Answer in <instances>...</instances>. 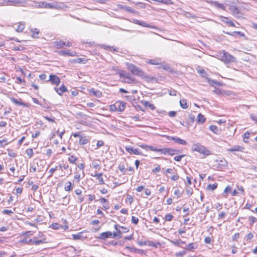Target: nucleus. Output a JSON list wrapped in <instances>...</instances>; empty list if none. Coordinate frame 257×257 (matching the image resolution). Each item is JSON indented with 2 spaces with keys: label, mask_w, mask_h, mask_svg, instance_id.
I'll list each match as a JSON object with an SVG mask.
<instances>
[{
  "label": "nucleus",
  "mask_w": 257,
  "mask_h": 257,
  "mask_svg": "<svg viewBox=\"0 0 257 257\" xmlns=\"http://www.w3.org/2000/svg\"><path fill=\"white\" fill-rule=\"evenodd\" d=\"M218 57L220 60L225 64L231 63L236 61L235 58L225 50L220 52L219 53Z\"/></svg>",
  "instance_id": "obj_1"
},
{
  "label": "nucleus",
  "mask_w": 257,
  "mask_h": 257,
  "mask_svg": "<svg viewBox=\"0 0 257 257\" xmlns=\"http://www.w3.org/2000/svg\"><path fill=\"white\" fill-rule=\"evenodd\" d=\"M127 68L131 72V73L139 77H143L144 76V72L139 68L137 67L136 65L132 63H126Z\"/></svg>",
  "instance_id": "obj_2"
},
{
  "label": "nucleus",
  "mask_w": 257,
  "mask_h": 257,
  "mask_svg": "<svg viewBox=\"0 0 257 257\" xmlns=\"http://www.w3.org/2000/svg\"><path fill=\"white\" fill-rule=\"evenodd\" d=\"M192 149L193 151H196L203 155L204 157L210 155V151L199 143L193 145Z\"/></svg>",
  "instance_id": "obj_3"
},
{
  "label": "nucleus",
  "mask_w": 257,
  "mask_h": 257,
  "mask_svg": "<svg viewBox=\"0 0 257 257\" xmlns=\"http://www.w3.org/2000/svg\"><path fill=\"white\" fill-rule=\"evenodd\" d=\"M229 11L231 14L236 19H240L243 18V13L236 6H230Z\"/></svg>",
  "instance_id": "obj_4"
},
{
  "label": "nucleus",
  "mask_w": 257,
  "mask_h": 257,
  "mask_svg": "<svg viewBox=\"0 0 257 257\" xmlns=\"http://www.w3.org/2000/svg\"><path fill=\"white\" fill-rule=\"evenodd\" d=\"M4 4L6 6H17L21 5L22 6L27 4L26 0H5Z\"/></svg>",
  "instance_id": "obj_5"
},
{
  "label": "nucleus",
  "mask_w": 257,
  "mask_h": 257,
  "mask_svg": "<svg viewBox=\"0 0 257 257\" xmlns=\"http://www.w3.org/2000/svg\"><path fill=\"white\" fill-rule=\"evenodd\" d=\"M48 81H50L53 84L58 85L60 82V79L56 75L51 74L49 76V80Z\"/></svg>",
  "instance_id": "obj_6"
},
{
  "label": "nucleus",
  "mask_w": 257,
  "mask_h": 257,
  "mask_svg": "<svg viewBox=\"0 0 257 257\" xmlns=\"http://www.w3.org/2000/svg\"><path fill=\"white\" fill-rule=\"evenodd\" d=\"M167 138L168 140L174 141L175 143L180 145H186L187 144V142L185 140L180 139L178 137L168 136Z\"/></svg>",
  "instance_id": "obj_7"
},
{
  "label": "nucleus",
  "mask_w": 257,
  "mask_h": 257,
  "mask_svg": "<svg viewBox=\"0 0 257 257\" xmlns=\"http://www.w3.org/2000/svg\"><path fill=\"white\" fill-rule=\"evenodd\" d=\"M56 45L57 46L58 48H63L64 46L66 47H70L72 46V44L71 43H70L69 41L68 42H64L63 41H56L55 42Z\"/></svg>",
  "instance_id": "obj_8"
},
{
  "label": "nucleus",
  "mask_w": 257,
  "mask_h": 257,
  "mask_svg": "<svg viewBox=\"0 0 257 257\" xmlns=\"http://www.w3.org/2000/svg\"><path fill=\"white\" fill-rule=\"evenodd\" d=\"M112 233L110 231H106L100 233L98 237V238L101 239H106L107 238L111 237Z\"/></svg>",
  "instance_id": "obj_9"
},
{
  "label": "nucleus",
  "mask_w": 257,
  "mask_h": 257,
  "mask_svg": "<svg viewBox=\"0 0 257 257\" xmlns=\"http://www.w3.org/2000/svg\"><path fill=\"white\" fill-rule=\"evenodd\" d=\"M125 150L126 151L129 152L130 154H134L135 155H141V153L139 151L138 149H134L131 147H125Z\"/></svg>",
  "instance_id": "obj_10"
},
{
  "label": "nucleus",
  "mask_w": 257,
  "mask_h": 257,
  "mask_svg": "<svg viewBox=\"0 0 257 257\" xmlns=\"http://www.w3.org/2000/svg\"><path fill=\"white\" fill-rule=\"evenodd\" d=\"M244 148L243 147L238 146V145H235L233 146L232 147H231L230 149H227L228 151L234 152H243Z\"/></svg>",
  "instance_id": "obj_11"
},
{
  "label": "nucleus",
  "mask_w": 257,
  "mask_h": 257,
  "mask_svg": "<svg viewBox=\"0 0 257 257\" xmlns=\"http://www.w3.org/2000/svg\"><path fill=\"white\" fill-rule=\"evenodd\" d=\"M116 108H117V111L121 112L124 110L125 107V105H126L125 102H124L122 101L116 102Z\"/></svg>",
  "instance_id": "obj_12"
},
{
  "label": "nucleus",
  "mask_w": 257,
  "mask_h": 257,
  "mask_svg": "<svg viewBox=\"0 0 257 257\" xmlns=\"http://www.w3.org/2000/svg\"><path fill=\"white\" fill-rule=\"evenodd\" d=\"M133 22L137 25L142 26L144 27H147V28H153V27H151L149 24L146 23L144 21H140L137 19L133 20Z\"/></svg>",
  "instance_id": "obj_13"
},
{
  "label": "nucleus",
  "mask_w": 257,
  "mask_h": 257,
  "mask_svg": "<svg viewBox=\"0 0 257 257\" xmlns=\"http://www.w3.org/2000/svg\"><path fill=\"white\" fill-rule=\"evenodd\" d=\"M55 90L58 94L60 95H61L64 92L67 91L66 87L64 84L62 85L59 88H55Z\"/></svg>",
  "instance_id": "obj_14"
},
{
  "label": "nucleus",
  "mask_w": 257,
  "mask_h": 257,
  "mask_svg": "<svg viewBox=\"0 0 257 257\" xmlns=\"http://www.w3.org/2000/svg\"><path fill=\"white\" fill-rule=\"evenodd\" d=\"M59 54L61 55H68L71 56H74L76 55V53L75 51L70 52L69 51H61L59 52Z\"/></svg>",
  "instance_id": "obj_15"
},
{
  "label": "nucleus",
  "mask_w": 257,
  "mask_h": 257,
  "mask_svg": "<svg viewBox=\"0 0 257 257\" xmlns=\"http://www.w3.org/2000/svg\"><path fill=\"white\" fill-rule=\"evenodd\" d=\"M222 18V21L224 23H225L229 26L231 27H235V24L233 23V22L230 20L228 18L225 17H221Z\"/></svg>",
  "instance_id": "obj_16"
},
{
  "label": "nucleus",
  "mask_w": 257,
  "mask_h": 257,
  "mask_svg": "<svg viewBox=\"0 0 257 257\" xmlns=\"http://www.w3.org/2000/svg\"><path fill=\"white\" fill-rule=\"evenodd\" d=\"M206 118L203 115L199 113L197 117V122L199 124H202L205 122Z\"/></svg>",
  "instance_id": "obj_17"
},
{
  "label": "nucleus",
  "mask_w": 257,
  "mask_h": 257,
  "mask_svg": "<svg viewBox=\"0 0 257 257\" xmlns=\"http://www.w3.org/2000/svg\"><path fill=\"white\" fill-rule=\"evenodd\" d=\"M101 48H104L105 50H109L110 51L117 52L118 49L113 47H110L106 45L102 44L100 46Z\"/></svg>",
  "instance_id": "obj_18"
},
{
  "label": "nucleus",
  "mask_w": 257,
  "mask_h": 257,
  "mask_svg": "<svg viewBox=\"0 0 257 257\" xmlns=\"http://www.w3.org/2000/svg\"><path fill=\"white\" fill-rule=\"evenodd\" d=\"M92 176L96 177L99 184L102 185L104 184V180L102 178V173L95 174L94 175H91Z\"/></svg>",
  "instance_id": "obj_19"
},
{
  "label": "nucleus",
  "mask_w": 257,
  "mask_h": 257,
  "mask_svg": "<svg viewBox=\"0 0 257 257\" xmlns=\"http://www.w3.org/2000/svg\"><path fill=\"white\" fill-rule=\"evenodd\" d=\"M124 82L128 84H136L137 83V80L135 78L130 75L126 79L124 80Z\"/></svg>",
  "instance_id": "obj_20"
},
{
  "label": "nucleus",
  "mask_w": 257,
  "mask_h": 257,
  "mask_svg": "<svg viewBox=\"0 0 257 257\" xmlns=\"http://www.w3.org/2000/svg\"><path fill=\"white\" fill-rule=\"evenodd\" d=\"M89 142V139L86 136L81 137L79 139V144L80 145H84Z\"/></svg>",
  "instance_id": "obj_21"
},
{
  "label": "nucleus",
  "mask_w": 257,
  "mask_h": 257,
  "mask_svg": "<svg viewBox=\"0 0 257 257\" xmlns=\"http://www.w3.org/2000/svg\"><path fill=\"white\" fill-rule=\"evenodd\" d=\"M143 105L146 107L150 108L151 110H154L155 109V106L154 105V104L151 103L148 101H145L142 102Z\"/></svg>",
  "instance_id": "obj_22"
},
{
  "label": "nucleus",
  "mask_w": 257,
  "mask_h": 257,
  "mask_svg": "<svg viewBox=\"0 0 257 257\" xmlns=\"http://www.w3.org/2000/svg\"><path fill=\"white\" fill-rule=\"evenodd\" d=\"M198 246V245L196 243L192 242L188 244L186 247V249L188 250H192L194 249H196Z\"/></svg>",
  "instance_id": "obj_23"
},
{
  "label": "nucleus",
  "mask_w": 257,
  "mask_h": 257,
  "mask_svg": "<svg viewBox=\"0 0 257 257\" xmlns=\"http://www.w3.org/2000/svg\"><path fill=\"white\" fill-rule=\"evenodd\" d=\"M46 239L43 238L42 239H32V244H34L36 245L40 244V243H46Z\"/></svg>",
  "instance_id": "obj_24"
},
{
  "label": "nucleus",
  "mask_w": 257,
  "mask_h": 257,
  "mask_svg": "<svg viewBox=\"0 0 257 257\" xmlns=\"http://www.w3.org/2000/svg\"><path fill=\"white\" fill-rule=\"evenodd\" d=\"M25 27V23L21 22L18 25L17 28H16V30L18 32H21L23 31Z\"/></svg>",
  "instance_id": "obj_25"
},
{
  "label": "nucleus",
  "mask_w": 257,
  "mask_h": 257,
  "mask_svg": "<svg viewBox=\"0 0 257 257\" xmlns=\"http://www.w3.org/2000/svg\"><path fill=\"white\" fill-rule=\"evenodd\" d=\"M89 92L92 93L94 95H95L96 97H99L101 96V92L100 91L95 90L93 88L89 90Z\"/></svg>",
  "instance_id": "obj_26"
},
{
  "label": "nucleus",
  "mask_w": 257,
  "mask_h": 257,
  "mask_svg": "<svg viewBox=\"0 0 257 257\" xmlns=\"http://www.w3.org/2000/svg\"><path fill=\"white\" fill-rule=\"evenodd\" d=\"M72 183L70 181L67 182L64 187V190L66 191H70L72 189Z\"/></svg>",
  "instance_id": "obj_27"
},
{
  "label": "nucleus",
  "mask_w": 257,
  "mask_h": 257,
  "mask_svg": "<svg viewBox=\"0 0 257 257\" xmlns=\"http://www.w3.org/2000/svg\"><path fill=\"white\" fill-rule=\"evenodd\" d=\"M74 179L77 183H79L81 179V174L78 171H76Z\"/></svg>",
  "instance_id": "obj_28"
},
{
  "label": "nucleus",
  "mask_w": 257,
  "mask_h": 257,
  "mask_svg": "<svg viewBox=\"0 0 257 257\" xmlns=\"http://www.w3.org/2000/svg\"><path fill=\"white\" fill-rule=\"evenodd\" d=\"M73 239L74 240L82 239L84 237L82 236V232L72 235Z\"/></svg>",
  "instance_id": "obj_29"
},
{
  "label": "nucleus",
  "mask_w": 257,
  "mask_h": 257,
  "mask_svg": "<svg viewBox=\"0 0 257 257\" xmlns=\"http://www.w3.org/2000/svg\"><path fill=\"white\" fill-rule=\"evenodd\" d=\"M217 186H218V184L215 183L213 184H209L208 185H207V190H214L215 189H216L217 187Z\"/></svg>",
  "instance_id": "obj_30"
},
{
  "label": "nucleus",
  "mask_w": 257,
  "mask_h": 257,
  "mask_svg": "<svg viewBox=\"0 0 257 257\" xmlns=\"http://www.w3.org/2000/svg\"><path fill=\"white\" fill-rule=\"evenodd\" d=\"M180 105L183 109H186L188 107L186 100L185 99H181L180 100Z\"/></svg>",
  "instance_id": "obj_31"
},
{
  "label": "nucleus",
  "mask_w": 257,
  "mask_h": 257,
  "mask_svg": "<svg viewBox=\"0 0 257 257\" xmlns=\"http://www.w3.org/2000/svg\"><path fill=\"white\" fill-rule=\"evenodd\" d=\"M179 152V150H177L173 149L168 148V154L169 155H171V156H173L176 154L178 153Z\"/></svg>",
  "instance_id": "obj_32"
},
{
  "label": "nucleus",
  "mask_w": 257,
  "mask_h": 257,
  "mask_svg": "<svg viewBox=\"0 0 257 257\" xmlns=\"http://www.w3.org/2000/svg\"><path fill=\"white\" fill-rule=\"evenodd\" d=\"M59 169L62 170V168H64L65 170L69 168V165L66 163H59L58 166Z\"/></svg>",
  "instance_id": "obj_33"
},
{
  "label": "nucleus",
  "mask_w": 257,
  "mask_h": 257,
  "mask_svg": "<svg viewBox=\"0 0 257 257\" xmlns=\"http://www.w3.org/2000/svg\"><path fill=\"white\" fill-rule=\"evenodd\" d=\"M19 242L22 243H25L27 244H32V239L28 240L27 238L21 239Z\"/></svg>",
  "instance_id": "obj_34"
},
{
  "label": "nucleus",
  "mask_w": 257,
  "mask_h": 257,
  "mask_svg": "<svg viewBox=\"0 0 257 257\" xmlns=\"http://www.w3.org/2000/svg\"><path fill=\"white\" fill-rule=\"evenodd\" d=\"M117 227H119L120 226L117 224H115L114 226L115 229L117 231L116 232V236L118 237V238H120L122 237V232L120 230H118Z\"/></svg>",
  "instance_id": "obj_35"
},
{
  "label": "nucleus",
  "mask_w": 257,
  "mask_h": 257,
  "mask_svg": "<svg viewBox=\"0 0 257 257\" xmlns=\"http://www.w3.org/2000/svg\"><path fill=\"white\" fill-rule=\"evenodd\" d=\"M231 187L229 186H227L224 190V196L226 197L228 193L231 192Z\"/></svg>",
  "instance_id": "obj_36"
},
{
  "label": "nucleus",
  "mask_w": 257,
  "mask_h": 257,
  "mask_svg": "<svg viewBox=\"0 0 257 257\" xmlns=\"http://www.w3.org/2000/svg\"><path fill=\"white\" fill-rule=\"evenodd\" d=\"M210 129L211 131H212L214 133L217 134L219 132V130L218 127L214 125H212L210 126Z\"/></svg>",
  "instance_id": "obj_37"
},
{
  "label": "nucleus",
  "mask_w": 257,
  "mask_h": 257,
  "mask_svg": "<svg viewBox=\"0 0 257 257\" xmlns=\"http://www.w3.org/2000/svg\"><path fill=\"white\" fill-rule=\"evenodd\" d=\"M12 101L14 103L16 104L19 105H24L25 104L24 102H20L18 99H15L14 98H11Z\"/></svg>",
  "instance_id": "obj_38"
},
{
  "label": "nucleus",
  "mask_w": 257,
  "mask_h": 257,
  "mask_svg": "<svg viewBox=\"0 0 257 257\" xmlns=\"http://www.w3.org/2000/svg\"><path fill=\"white\" fill-rule=\"evenodd\" d=\"M118 169L123 174H125V166L123 164H120L118 166Z\"/></svg>",
  "instance_id": "obj_39"
},
{
  "label": "nucleus",
  "mask_w": 257,
  "mask_h": 257,
  "mask_svg": "<svg viewBox=\"0 0 257 257\" xmlns=\"http://www.w3.org/2000/svg\"><path fill=\"white\" fill-rule=\"evenodd\" d=\"M99 161V160H93L92 163V167L95 169H97L98 168H99V164L98 163Z\"/></svg>",
  "instance_id": "obj_40"
},
{
  "label": "nucleus",
  "mask_w": 257,
  "mask_h": 257,
  "mask_svg": "<svg viewBox=\"0 0 257 257\" xmlns=\"http://www.w3.org/2000/svg\"><path fill=\"white\" fill-rule=\"evenodd\" d=\"M8 140L7 139L0 140V146L2 147H4L6 145H8Z\"/></svg>",
  "instance_id": "obj_41"
},
{
  "label": "nucleus",
  "mask_w": 257,
  "mask_h": 257,
  "mask_svg": "<svg viewBox=\"0 0 257 257\" xmlns=\"http://www.w3.org/2000/svg\"><path fill=\"white\" fill-rule=\"evenodd\" d=\"M77 158L76 157L74 156H71L68 158L69 162L70 163H73V164L75 163V162L77 161Z\"/></svg>",
  "instance_id": "obj_42"
},
{
  "label": "nucleus",
  "mask_w": 257,
  "mask_h": 257,
  "mask_svg": "<svg viewBox=\"0 0 257 257\" xmlns=\"http://www.w3.org/2000/svg\"><path fill=\"white\" fill-rule=\"evenodd\" d=\"M32 33H33V37L34 38H37V36L39 35V30H38L37 29H34V30H32Z\"/></svg>",
  "instance_id": "obj_43"
},
{
  "label": "nucleus",
  "mask_w": 257,
  "mask_h": 257,
  "mask_svg": "<svg viewBox=\"0 0 257 257\" xmlns=\"http://www.w3.org/2000/svg\"><path fill=\"white\" fill-rule=\"evenodd\" d=\"M149 149L152 151L159 152L160 148H159L157 147H154L152 146H150V147H149Z\"/></svg>",
  "instance_id": "obj_44"
},
{
  "label": "nucleus",
  "mask_w": 257,
  "mask_h": 257,
  "mask_svg": "<svg viewBox=\"0 0 257 257\" xmlns=\"http://www.w3.org/2000/svg\"><path fill=\"white\" fill-rule=\"evenodd\" d=\"M173 217H174L172 214L168 213L166 215L165 218L166 221H171L173 218Z\"/></svg>",
  "instance_id": "obj_45"
},
{
  "label": "nucleus",
  "mask_w": 257,
  "mask_h": 257,
  "mask_svg": "<svg viewBox=\"0 0 257 257\" xmlns=\"http://www.w3.org/2000/svg\"><path fill=\"white\" fill-rule=\"evenodd\" d=\"M27 155L30 157H32L33 155V151L32 149H28L26 150Z\"/></svg>",
  "instance_id": "obj_46"
},
{
  "label": "nucleus",
  "mask_w": 257,
  "mask_h": 257,
  "mask_svg": "<svg viewBox=\"0 0 257 257\" xmlns=\"http://www.w3.org/2000/svg\"><path fill=\"white\" fill-rule=\"evenodd\" d=\"M148 63L152 65H160L161 63L159 62H158L155 59H152L150 60L148 62Z\"/></svg>",
  "instance_id": "obj_47"
},
{
  "label": "nucleus",
  "mask_w": 257,
  "mask_h": 257,
  "mask_svg": "<svg viewBox=\"0 0 257 257\" xmlns=\"http://www.w3.org/2000/svg\"><path fill=\"white\" fill-rule=\"evenodd\" d=\"M47 8L53 9V8H57V7L56 5L54 6L52 4H49V3H45V8Z\"/></svg>",
  "instance_id": "obj_48"
},
{
  "label": "nucleus",
  "mask_w": 257,
  "mask_h": 257,
  "mask_svg": "<svg viewBox=\"0 0 257 257\" xmlns=\"http://www.w3.org/2000/svg\"><path fill=\"white\" fill-rule=\"evenodd\" d=\"M185 156V155H179V156H175L174 158V160L177 162L180 161L182 159V158L183 157H184Z\"/></svg>",
  "instance_id": "obj_49"
},
{
  "label": "nucleus",
  "mask_w": 257,
  "mask_h": 257,
  "mask_svg": "<svg viewBox=\"0 0 257 257\" xmlns=\"http://www.w3.org/2000/svg\"><path fill=\"white\" fill-rule=\"evenodd\" d=\"M132 223L135 224H137L139 222V218L138 217L133 216L132 217Z\"/></svg>",
  "instance_id": "obj_50"
},
{
  "label": "nucleus",
  "mask_w": 257,
  "mask_h": 257,
  "mask_svg": "<svg viewBox=\"0 0 257 257\" xmlns=\"http://www.w3.org/2000/svg\"><path fill=\"white\" fill-rule=\"evenodd\" d=\"M159 152H161L162 154L166 155L168 154V148H160Z\"/></svg>",
  "instance_id": "obj_51"
},
{
  "label": "nucleus",
  "mask_w": 257,
  "mask_h": 257,
  "mask_svg": "<svg viewBox=\"0 0 257 257\" xmlns=\"http://www.w3.org/2000/svg\"><path fill=\"white\" fill-rule=\"evenodd\" d=\"M36 6L39 8H45V2H37Z\"/></svg>",
  "instance_id": "obj_52"
},
{
  "label": "nucleus",
  "mask_w": 257,
  "mask_h": 257,
  "mask_svg": "<svg viewBox=\"0 0 257 257\" xmlns=\"http://www.w3.org/2000/svg\"><path fill=\"white\" fill-rule=\"evenodd\" d=\"M78 167L82 170V173L83 174L82 177H83L84 176V172H83V170L84 168V165L83 163L79 164L78 165Z\"/></svg>",
  "instance_id": "obj_53"
},
{
  "label": "nucleus",
  "mask_w": 257,
  "mask_h": 257,
  "mask_svg": "<svg viewBox=\"0 0 257 257\" xmlns=\"http://www.w3.org/2000/svg\"><path fill=\"white\" fill-rule=\"evenodd\" d=\"M103 145H104V143L102 141H101V140L98 141L97 143V145H96V146H97L96 149H98L99 147L103 146Z\"/></svg>",
  "instance_id": "obj_54"
},
{
  "label": "nucleus",
  "mask_w": 257,
  "mask_h": 257,
  "mask_svg": "<svg viewBox=\"0 0 257 257\" xmlns=\"http://www.w3.org/2000/svg\"><path fill=\"white\" fill-rule=\"evenodd\" d=\"M253 236V234H252V233H251V232H249V233H248V234H247V235L246 236V239L247 240H250L251 239H252V238Z\"/></svg>",
  "instance_id": "obj_55"
},
{
  "label": "nucleus",
  "mask_w": 257,
  "mask_h": 257,
  "mask_svg": "<svg viewBox=\"0 0 257 257\" xmlns=\"http://www.w3.org/2000/svg\"><path fill=\"white\" fill-rule=\"evenodd\" d=\"M216 6L219 7V8L224 10L225 9V6L222 4H220L218 2H215Z\"/></svg>",
  "instance_id": "obj_56"
},
{
  "label": "nucleus",
  "mask_w": 257,
  "mask_h": 257,
  "mask_svg": "<svg viewBox=\"0 0 257 257\" xmlns=\"http://www.w3.org/2000/svg\"><path fill=\"white\" fill-rule=\"evenodd\" d=\"M33 232L32 231H28L22 232V235L30 236V235H32L33 234Z\"/></svg>",
  "instance_id": "obj_57"
},
{
  "label": "nucleus",
  "mask_w": 257,
  "mask_h": 257,
  "mask_svg": "<svg viewBox=\"0 0 257 257\" xmlns=\"http://www.w3.org/2000/svg\"><path fill=\"white\" fill-rule=\"evenodd\" d=\"M3 213L6 214H9L13 213L14 211H13L11 210L4 209V211H3Z\"/></svg>",
  "instance_id": "obj_58"
},
{
  "label": "nucleus",
  "mask_w": 257,
  "mask_h": 257,
  "mask_svg": "<svg viewBox=\"0 0 257 257\" xmlns=\"http://www.w3.org/2000/svg\"><path fill=\"white\" fill-rule=\"evenodd\" d=\"M250 116L252 120L255 121V122L257 123V115H255L253 114H251Z\"/></svg>",
  "instance_id": "obj_59"
},
{
  "label": "nucleus",
  "mask_w": 257,
  "mask_h": 257,
  "mask_svg": "<svg viewBox=\"0 0 257 257\" xmlns=\"http://www.w3.org/2000/svg\"><path fill=\"white\" fill-rule=\"evenodd\" d=\"M99 202L101 203H108V200L107 199H106L105 198H100L99 199Z\"/></svg>",
  "instance_id": "obj_60"
},
{
  "label": "nucleus",
  "mask_w": 257,
  "mask_h": 257,
  "mask_svg": "<svg viewBox=\"0 0 257 257\" xmlns=\"http://www.w3.org/2000/svg\"><path fill=\"white\" fill-rule=\"evenodd\" d=\"M239 233H236L232 236V240H237V239L239 238Z\"/></svg>",
  "instance_id": "obj_61"
},
{
  "label": "nucleus",
  "mask_w": 257,
  "mask_h": 257,
  "mask_svg": "<svg viewBox=\"0 0 257 257\" xmlns=\"http://www.w3.org/2000/svg\"><path fill=\"white\" fill-rule=\"evenodd\" d=\"M211 240V238L209 236L206 237L204 239V242L207 244L210 243Z\"/></svg>",
  "instance_id": "obj_62"
},
{
  "label": "nucleus",
  "mask_w": 257,
  "mask_h": 257,
  "mask_svg": "<svg viewBox=\"0 0 257 257\" xmlns=\"http://www.w3.org/2000/svg\"><path fill=\"white\" fill-rule=\"evenodd\" d=\"M161 170V167L160 165H158L156 168L153 170V172H159Z\"/></svg>",
  "instance_id": "obj_63"
},
{
  "label": "nucleus",
  "mask_w": 257,
  "mask_h": 257,
  "mask_svg": "<svg viewBox=\"0 0 257 257\" xmlns=\"http://www.w3.org/2000/svg\"><path fill=\"white\" fill-rule=\"evenodd\" d=\"M130 75H129V74H124V73H120V77L124 78V80L126 79L127 78V77H129Z\"/></svg>",
  "instance_id": "obj_64"
}]
</instances>
